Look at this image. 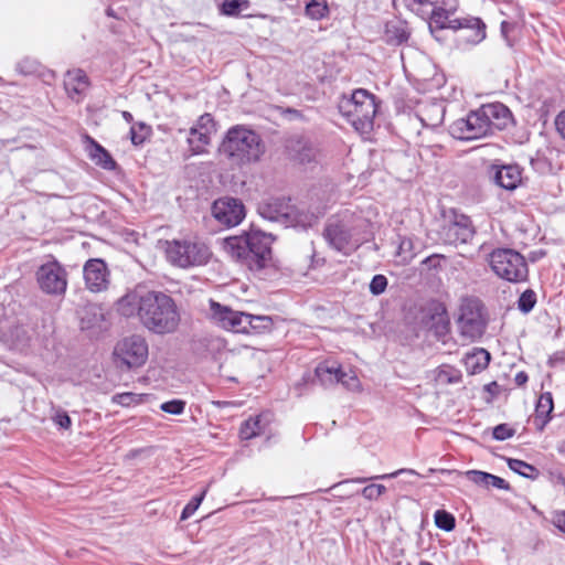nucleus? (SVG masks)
<instances>
[{
	"label": "nucleus",
	"instance_id": "obj_39",
	"mask_svg": "<svg viewBox=\"0 0 565 565\" xmlns=\"http://www.w3.org/2000/svg\"><path fill=\"white\" fill-rule=\"evenodd\" d=\"M249 8L248 0H224L221 6V12L224 15L237 17L244 10Z\"/></svg>",
	"mask_w": 565,
	"mask_h": 565
},
{
	"label": "nucleus",
	"instance_id": "obj_28",
	"mask_svg": "<svg viewBox=\"0 0 565 565\" xmlns=\"http://www.w3.org/2000/svg\"><path fill=\"white\" fill-rule=\"evenodd\" d=\"M223 249L233 259L244 262L248 266V245L245 236H231L223 241Z\"/></svg>",
	"mask_w": 565,
	"mask_h": 565
},
{
	"label": "nucleus",
	"instance_id": "obj_6",
	"mask_svg": "<svg viewBox=\"0 0 565 565\" xmlns=\"http://www.w3.org/2000/svg\"><path fill=\"white\" fill-rule=\"evenodd\" d=\"M340 108L355 130L363 135L372 131L377 113V104L373 94L363 88L355 89L351 98L345 100Z\"/></svg>",
	"mask_w": 565,
	"mask_h": 565
},
{
	"label": "nucleus",
	"instance_id": "obj_13",
	"mask_svg": "<svg viewBox=\"0 0 565 565\" xmlns=\"http://www.w3.org/2000/svg\"><path fill=\"white\" fill-rule=\"evenodd\" d=\"M211 318L223 329L241 333L250 326L249 315L210 300Z\"/></svg>",
	"mask_w": 565,
	"mask_h": 565
},
{
	"label": "nucleus",
	"instance_id": "obj_18",
	"mask_svg": "<svg viewBox=\"0 0 565 565\" xmlns=\"http://www.w3.org/2000/svg\"><path fill=\"white\" fill-rule=\"evenodd\" d=\"M450 29L458 31V41L477 44L486 38V25L478 18H462L449 21Z\"/></svg>",
	"mask_w": 565,
	"mask_h": 565
},
{
	"label": "nucleus",
	"instance_id": "obj_32",
	"mask_svg": "<svg viewBox=\"0 0 565 565\" xmlns=\"http://www.w3.org/2000/svg\"><path fill=\"white\" fill-rule=\"evenodd\" d=\"M384 36L390 44H401L408 39L407 26L403 21L391 20L385 24Z\"/></svg>",
	"mask_w": 565,
	"mask_h": 565
},
{
	"label": "nucleus",
	"instance_id": "obj_14",
	"mask_svg": "<svg viewBox=\"0 0 565 565\" xmlns=\"http://www.w3.org/2000/svg\"><path fill=\"white\" fill-rule=\"evenodd\" d=\"M244 236L248 245V267L250 269L263 268L266 262L270 258V244L273 242L271 234L253 231Z\"/></svg>",
	"mask_w": 565,
	"mask_h": 565
},
{
	"label": "nucleus",
	"instance_id": "obj_52",
	"mask_svg": "<svg viewBox=\"0 0 565 565\" xmlns=\"http://www.w3.org/2000/svg\"><path fill=\"white\" fill-rule=\"evenodd\" d=\"M514 429L507 424H500L493 428V438L497 440H505L514 435Z\"/></svg>",
	"mask_w": 565,
	"mask_h": 565
},
{
	"label": "nucleus",
	"instance_id": "obj_24",
	"mask_svg": "<svg viewBox=\"0 0 565 565\" xmlns=\"http://www.w3.org/2000/svg\"><path fill=\"white\" fill-rule=\"evenodd\" d=\"M417 116L426 127H438L445 117V105L439 100H431L419 106Z\"/></svg>",
	"mask_w": 565,
	"mask_h": 565
},
{
	"label": "nucleus",
	"instance_id": "obj_50",
	"mask_svg": "<svg viewBox=\"0 0 565 565\" xmlns=\"http://www.w3.org/2000/svg\"><path fill=\"white\" fill-rule=\"evenodd\" d=\"M386 492L383 484H369L362 489V495L367 500H376Z\"/></svg>",
	"mask_w": 565,
	"mask_h": 565
},
{
	"label": "nucleus",
	"instance_id": "obj_51",
	"mask_svg": "<svg viewBox=\"0 0 565 565\" xmlns=\"http://www.w3.org/2000/svg\"><path fill=\"white\" fill-rule=\"evenodd\" d=\"M404 473H407V475H416V472L413 470V469H399V470H396L392 473H385V475H381V476H374V477H371V478H356V479H353L352 481L354 482H359V483H363V482H366L367 480H377V479H391V478H396L397 476L399 475H404Z\"/></svg>",
	"mask_w": 565,
	"mask_h": 565
},
{
	"label": "nucleus",
	"instance_id": "obj_7",
	"mask_svg": "<svg viewBox=\"0 0 565 565\" xmlns=\"http://www.w3.org/2000/svg\"><path fill=\"white\" fill-rule=\"evenodd\" d=\"M489 264L493 273L508 281H524L529 275L527 264L524 257L510 248H499L489 256Z\"/></svg>",
	"mask_w": 565,
	"mask_h": 565
},
{
	"label": "nucleus",
	"instance_id": "obj_48",
	"mask_svg": "<svg viewBox=\"0 0 565 565\" xmlns=\"http://www.w3.org/2000/svg\"><path fill=\"white\" fill-rule=\"evenodd\" d=\"M387 287V278L384 275H375L370 282V292L374 296L382 295Z\"/></svg>",
	"mask_w": 565,
	"mask_h": 565
},
{
	"label": "nucleus",
	"instance_id": "obj_62",
	"mask_svg": "<svg viewBox=\"0 0 565 565\" xmlns=\"http://www.w3.org/2000/svg\"><path fill=\"white\" fill-rule=\"evenodd\" d=\"M408 565H411V564H408ZM419 565H433V564H431V563H429V562H426V561H420V562H419Z\"/></svg>",
	"mask_w": 565,
	"mask_h": 565
},
{
	"label": "nucleus",
	"instance_id": "obj_35",
	"mask_svg": "<svg viewBox=\"0 0 565 565\" xmlns=\"http://www.w3.org/2000/svg\"><path fill=\"white\" fill-rule=\"evenodd\" d=\"M439 4H447V0H406L407 8L422 19H427Z\"/></svg>",
	"mask_w": 565,
	"mask_h": 565
},
{
	"label": "nucleus",
	"instance_id": "obj_54",
	"mask_svg": "<svg viewBox=\"0 0 565 565\" xmlns=\"http://www.w3.org/2000/svg\"><path fill=\"white\" fill-rule=\"evenodd\" d=\"M555 126L558 131V134L562 136L563 139H565V110H562L556 119H555Z\"/></svg>",
	"mask_w": 565,
	"mask_h": 565
},
{
	"label": "nucleus",
	"instance_id": "obj_25",
	"mask_svg": "<svg viewBox=\"0 0 565 565\" xmlns=\"http://www.w3.org/2000/svg\"><path fill=\"white\" fill-rule=\"evenodd\" d=\"M438 7L434 10V13L427 14V19H425L428 21V26L433 34L443 29H450L449 21L452 19H450L449 14L455 9L452 0H447V4H439Z\"/></svg>",
	"mask_w": 565,
	"mask_h": 565
},
{
	"label": "nucleus",
	"instance_id": "obj_27",
	"mask_svg": "<svg viewBox=\"0 0 565 565\" xmlns=\"http://www.w3.org/2000/svg\"><path fill=\"white\" fill-rule=\"evenodd\" d=\"M465 477L469 481L473 482L475 484L481 486L484 488L493 487V488L502 489V490L510 489L509 483L504 479H502L498 476L491 475L489 472H484V471H480V470H468L465 472Z\"/></svg>",
	"mask_w": 565,
	"mask_h": 565
},
{
	"label": "nucleus",
	"instance_id": "obj_37",
	"mask_svg": "<svg viewBox=\"0 0 565 565\" xmlns=\"http://www.w3.org/2000/svg\"><path fill=\"white\" fill-rule=\"evenodd\" d=\"M508 466L512 471L529 479H535L539 475V470L535 467L523 460L509 458Z\"/></svg>",
	"mask_w": 565,
	"mask_h": 565
},
{
	"label": "nucleus",
	"instance_id": "obj_36",
	"mask_svg": "<svg viewBox=\"0 0 565 565\" xmlns=\"http://www.w3.org/2000/svg\"><path fill=\"white\" fill-rule=\"evenodd\" d=\"M461 373L450 365H443L435 371V381L437 384L447 385L459 383Z\"/></svg>",
	"mask_w": 565,
	"mask_h": 565
},
{
	"label": "nucleus",
	"instance_id": "obj_10",
	"mask_svg": "<svg viewBox=\"0 0 565 565\" xmlns=\"http://www.w3.org/2000/svg\"><path fill=\"white\" fill-rule=\"evenodd\" d=\"M475 226L469 216L455 211L445 218L440 230L441 239L449 245L466 244L475 236Z\"/></svg>",
	"mask_w": 565,
	"mask_h": 565
},
{
	"label": "nucleus",
	"instance_id": "obj_44",
	"mask_svg": "<svg viewBox=\"0 0 565 565\" xmlns=\"http://www.w3.org/2000/svg\"><path fill=\"white\" fill-rule=\"evenodd\" d=\"M111 399L118 405L129 407L131 405L140 404L142 402V395L126 392L114 395Z\"/></svg>",
	"mask_w": 565,
	"mask_h": 565
},
{
	"label": "nucleus",
	"instance_id": "obj_12",
	"mask_svg": "<svg viewBox=\"0 0 565 565\" xmlns=\"http://www.w3.org/2000/svg\"><path fill=\"white\" fill-rule=\"evenodd\" d=\"M36 280L41 290L47 295H63L67 288V273L56 259L39 267Z\"/></svg>",
	"mask_w": 565,
	"mask_h": 565
},
{
	"label": "nucleus",
	"instance_id": "obj_4",
	"mask_svg": "<svg viewBox=\"0 0 565 565\" xmlns=\"http://www.w3.org/2000/svg\"><path fill=\"white\" fill-rule=\"evenodd\" d=\"M168 260L180 268L204 266L212 257L210 247L196 237L167 242Z\"/></svg>",
	"mask_w": 565,
	"mask_h": 565
},
{
	"label": "nucleus",
	"instance_id": "obj_23",
	"mask_svg": "<svg viewBox=\"0 0 565 565\" xmlns=\"http://www.w3.org/2000/svg\"><path fill=\"white\" fill-rule=\"evenodd\" d=\"M480 108L492 134L494 130L507 128L511 122L512 114L510 109L501 103L482 105Z\"/></svg>",
	"mask_w": 565,
	"mask_h": 565
},
{
	"label": "nucleus",
	"instance_id": "obj_58",
	"mask_svg": "<svg viewBox=\"0 0 565 565\" xmlns=\"http://www.w3.org/2000/svg\"><path fill=\"white\" fill-rule=\"evenodd\" d=\"M498 387L499 385L497 384V382H491L488 385H486V390L492 394L497 393Z\"/></svg>",
	"mask_w": 565,
	"mask_h": 565
},
{
	"label": "nucleus",
	"instance_id": "obj_19",
	"mask_svg": "<svg viewBox=\"0 0 565 565\" xmlns=\"http://www.w3.org/2000/svg\"><path fill=\"white\" fill-rule=\"evenodd\" d=\"M286 148L290 159L300 164L316 162L320 154L319 149L309 139L300 136L291 137Z\"/></svg>",
	"mask_w": 565,
	"mask_h": 565
},
{
	"label": "nucleus",
	"instance_id": "obj_26",
	"mask_svg": "<svg viewBox=\"0 0 565 565\" xmlns=\"http://www.w3.org/2000/svg\"><path fill=\"white\" fill-rule=\"evenodd\" d=\"M87 146L86 150L88 157L99 167L106 170H114L116 167L115 160L111 158L109 152L96 142L92 137H85Z\"/></svg>",
	"mask_w": 565,
	"mask_h": 565
},
{
	"label": "nucleus",
	"instance_id": "obj_17",
	"mask_svg": "<svg viewBox=\"0 0 565 565\" xmlns=\"http://www.w3.org/2000/svg\"><path fill=\"white\" fill-rule=\"evenodd\" d=\"M86 288L92 292H100L108 288L109 270L100 258L88 259L83 268Z\"/></svg>",
	"mask_w": 565,
	"mask_h": 565
},
{
	"label": "nucleus",
	"instance_id": "obj_63",
	"mask_svg": "<svg viewBox=\"0 0 565 565\" xmlns=\"http://www.w3.org/2000/svg\"><path fill=\"white\" fill-rule=\"evenodd\" d=\"M405 244H406V242H405V241H403V242L401 243V248H403Z\"/></svg>",
	"mask_w": 565,
	"mask_h": 565
},
{
	"label": "nucleus",
	"instance_id": "obj_8",
	"mask_svg": "<svg viewBox=\"0 0 565 565\" xmlns=\"http://www.w3.org/2000/svg\"><path fill=\"white\" fill-rule=\"evenodd\" d=\"M149 355L145 337L131 334L119 340L113 351L114 362L120 369L131 370L142 366Z\"/></svg>",
	"mask_w": 565,
	"mask_h": 565
},
{
	"label": "nucleus",
	"instance_id": "obj_34",
	"mask_svg": "<svg viewBox=\"0 0 565 565\" xmlns=\"http://www.w3.org/2000/svg\"><path fill=\"white\" fill-rule=\"evenodd\" d=\"M104 322V313L96 305L86 306L81 313V328L89 330L100 328Z\"/></svg>",
	"mask_w": 565,
	"mask_h": 565
},
{
	"label": "nucleus",
	"instance_id": "obj_9",
	"mask_svg": "<svg viewBox=\"0 0 565 565\" xmlns=\"http://www.w3.org/2000/svg\"><path fill=\"white\" fill-rule=\"evenodd\" d=\"M458 327L461 335L475 340L482 335L486 320L482 315V303L477 298H466L460 306Z\"/></svg>",
	"mask_w": 565,
	"mask_h": 565
},
{
	"label": "nucleus",
	"instance_id": "obj_42",
	"mask_svg": "<svg viewBox=\"0 0 565 565\" xmlns=\"http://www.w3.org/2000/svg\"><path fill=\"white\" fill-rule=\"evenodd\" d=\"M250 326L246 331L241 333H249L250 331L268 330L271 327V319L267 316H252L249 315Z\"/></svg>",
	"mask_w": 565,
	"mask_h": 565
},
{
	"label": "nucleus",
	"instance_id": "obj_2",
	"mask_svg": "<svg viewBox=\"0 0 565 565\" xmlns=\"http://www.w3.org/2000/svg\"><path fill=\"white\" fill-rule=\"evenodd\" d=\"M220 154L231 163L245 166L260 160L265 145L260 136L246 126L231 127L218 148Z\"/></svg>",
	"mask_w": 565,
	"mask_h": 565
},
{
	"label": "nucleus",
	"instance_id": "obj_38",
	"mask_svg": "<svg viewBox=\"0 0 565 565\" xmlns=\"http://www.w3.org/2000/svg\"><path fill=\"white\" fill-rule=\"evenodd\" d=\"M17 71L23 75H44V67L34 58L24 57L17 64Z\"/></svg>",
	"mask_w": 565,
	"mask_h": 565
},
{
	"label": "nucleus",
	"instance_id": "obj_15",
	"mask_svg": "<svg viewBox=\"0 0 565 565\" xmlns=\"http://www.w3.org/2000/svg\"><path fill=\"white\" fill-rule=\"evenodd\" d=\"M215 131L213 117L210 114L202 115L188 132L186 141L191 153H205L211 142V136Z\"/></svg>",
	"mask_w": 565,
	"mask_h": 565
},
{
	"label": "nucleus",
	"instance_id": "obj_46",
	"mask_svg": "<svg viewBox=\"0 0 565 565\" xmlns=\"http://www.w3.org/2000/svg\"><path fill=\"white\" fill-rule=\"evenodd\" d=\"M148 132L149 129L145 124L134 125L130 129L131 142L136 146L141 145L146 140Z\"/></svg>",
	"mask_w": 565,
	"mask_h": 565
},
{
	"label": "nucleus",
	"instance_id": "obj_59",
	"mask_svg": "<svg viewBox=\"0 0 565 565\" xmlns=\"http://www.w3.org/2000/svg\"><path fill=\"white\" fill-rule=\"evenodd\" d=\"M122 118L127 121V122H131L134 117L132 115L129 113V111H122Z\"/></svg>",
	"mask_w": 565,
	"mask_h": 565
},
{
	"label": "nucleus",
	"instance_id": "obj_22",
	"mask_svg": "<svg viewBox=\"0 0 565 565\" xmlns=\"http://www.w3.org/2000/svg\"><path fill=\"white\" fill-rule=\"evenodd\" d=\"M89 86V79L81 68L67 71L64 75V88L67 96L79 103Z\"/></svg>",
	"mask_w": 565,
	"mask_h": 565
},
{
	"label": "nucleus",
	"instance_id": "obj_41",
	"mask_svg": "<svg viewBox=\"0 0 565 565\" xmlns=\"http://www.w3.org/2000/svg\"><path fill=\"white\" fill-rule=\"evenodd\" d=\"M339 383H341L345 388L358 392L361 390V383L358 379L354 371L350 370L349 372H345L341 370L339 375Z\"/></svg>",
	"mask_w": 565,
	"mask_h": 565
},
{
	"label": "nucleus",
	"instance_id": "obj_57",
	"mask_svg": "<svg viewBox=\"0 0 565 565\" xmlns=\"http://www.w3.org/2000/svg\"><path fill=\"white\" fill-rule=\"evenodd\" d=\"M527 380H529L527 374L523 371L516 373V375L514 377V382L519 386L524 385L527 382Z\"/></svg>",
	"mask_w": 565,
	"mask_h": 565
},
{
	"label": "nucleus",
	"instance_id": "obj_33",
	"mask_svg": "<svg viewBox=\"0 0 565 565\" xmlns=\"http://www.w3.org/2000/svg\"><path fill=\"white\" fill-rule=\"evenodd\" d=\"M341 367L335 363L323 362L316 367V376L323 386L339 383Z\"/></svg>",
	"mask_w": 565,
	"mask_h": 565
},
{
	"label": "nucleus",
	"instance_id": "obj_55",
	"mask_svg": "<svg viewBox=\"0 0 565 565\" xmlns=\"http://www.w3.org/2000/svg\"><path fill=\"white\" fill-rule=\"evenodd\" d=\"M554 524L559 531L565 533V511L556 513Z\"/></svg>",
	"mask_w": 565,
	"mask_h": 565
},
{
	"label": "nucleus",
	"instance_id": "obj_56",
	"mask_svg": "<svg viewBox=\"0 0 565 565\" xmlns=\"http://www.w3.org/2000/svg\"><path fill=\"white\" fill-rule=\"evenodd\" d=\"M441 258L443 257L439 255H431V256L425 258L423 264L427 265L429 268H431V267L436 268L440 265Z\"/></svg>",
	"mask_w": 565,
	"mask_h": 565
},
{
	"label": "nucleus",
	"instance_id": "obj_31",
	"mask_svg": "<svg viewBox=\"0 0 565 565\" xmlns=\"http://www.w3.org/2000/svg\"><path fill=\"white\" fill-rule=\"evenodd\" d=\"M267 423H268V418L265 415H258V416L248 418L241 426V429H239L241 438L248 440L256 436H259L260 434H263Z\"/></svg>",
	"mask_w": 565,
	"mask_h": 565
},
{
	"label": "nucleus",
	"instance_id": "obj_11",
	"mask_svg": "<svg viewBox=\"0 0 565 565\" xmlns=\"http://www.w3.org/2000/svg\"><path fill=\"white\" fill-rule=\"evenodd\" d=\"M450 134L461 140H473L492 135L481 108L470 111L467 117L450 125Z\"/></svg>",
	"mask_w": 565,
	"mask_h": 565
},
{
	"label": "nucleus",
	"instance_id": "obj_3",
	"mask_svg": "<svg viewBox=\"0 0 565 565\" xmlns=\"http://www.w3.org/2000/svg\"><path fill=\"white\" fill-rule=\"evenodd\" d=\"M364 220L350 213L331 217L324 228L323 236L328 244L338 252L349 253L360 244V230Z\"/></svg>",
	"mask_w": 565,
	"mask_h": 565
},
{
	"label": "nucleus",
	"instance_id": "obj_1",
	"mask_svg": "<svg viewBox=\"0 0 565 565\" xmlns=\"http://www.w3.org/2000/svg\"><path fill=\"white\" fill-rule=\"evenodd\" d=\"M116 307L124 317H137L142 327L154 334L174 333L181 323L180 307L163 291L137 287L124 295Z\"/></svg>",
	"mask_w": 565,
	"mask_h": 565
},
{
	"label": "nucleus",
	"instance_id": "obj_53",
	"mask_svg": "<svg viewBox=\"0 0 565 565\" xmlns=\"http://www.w3.org/2000/svg\"><path fill=\"white\" fill-rule=\"evenodd\" d=\"M54 423L63 429H68L72 425L71 417L66 412L58 411L53 417Z\"/></svg>",
	"mask_w": 565,
	"mask_h": 565
},
{
	"label": "nucleus",
	"instance_id": "obj_5",
	"mask_svg": "<svg viewBox=\"0 0 565 565\" xmlns=\"http://www.w3.org/2000/svg\"><path fill=\"white\" fill-rule=\"evenodd\" d=\"M259 215L268 221L280 223L285 226L307 228L312 226L323 214V210L305 213L294 210L288 203L279 199H269L258 205Z\"/></svg>",
	"mask_w": 565,
	"mask_h": 565
},
{
	"label": "nucleus",
	"instance_id": "obj_21",
	"mask_svg": "<svg viewBox=\"0 0 565 565\" xmlns=\"http://www.w3.org/2000/svg\"><path fill=\"white\" fill-rule=\"evenodd\" d=\"M490 174L497 185L508 191L515 190L522 182V170L516 164L492 166Z\"/></svg>",
	"mask_w": 565,
	"mask_h": 565
},
{
	"label": "nucleus",
	"instance_id": "obj_43",
	"mask_svg": "<svg viewBox=\"0 0 565 565\" xmlns=\"http://www.w3.org/2000/svg\"><path fill=\"white\" fill-rule=\"evenodd\" d=\"M536 303V295L532 289H527L524 292L521 294L519 301H518V308L523 313H529Z\"/></svg>",
	"mask_w": 565,
	"mask_h": 565
},
{
	"label": "nucleus",
	"instance_id": "obj_30",
	"mask_svg": "<svg viewBox=\"0 0 565 565\" xmlns=\"http://www.w3.org/2000/svg\"><path fill=\"white\" fill-rule=\"evenodd\" d=\"M490 359V353L487 350L478 348L466 354L463 364L468 373L477 374L489 365Z\"/></svg>",
	"mask_w": 565,
	"mask_h": 565
},
{
	"label": "nucleus",
	"instance_id": "obj_45",
	"mask_svg": "<svg viewBox=\"0 0 565 565\" xmlns=\"http://www.w3.org/2000/svg\"><path fill=\"white\" fill-rule=\"evenodd\" d=\"M435 523L437 527L449 532L455 527V518L444 510H438L435 512Z\"/></svg>",
	"mask_w": 565,
	"mask_h": 565
},
{
	"label": "nucleus",
	"instance_id": "obj_49",
	"mask_svg": "<svg viewBox=\"0 0 565 565\" xmlns=\"http://www.w3.org/2000/svg\"><path fill=\"white\" fill-rule=\"evenodd\" d=\"M161 411L172 414V415H180L184 412L185 408V402L181 399H172L169 402H164L160 406Z\"/></svg>",
	"mask_w": 565,
	"mask_h": 565
},
{
	"label": "nucleus",
	"instance_id": "obj_40",
	"mask_svg": "<svg viewBox=\"0 0 565 565\" xmlns=\"http://www.w3.org/2000/svg\"><path fill=\"white\" fill-rule=\"evenodd\" d=\"M328 6L324 0H311L306 6V13L313 20H320L328 14Z\"/></svg>",
	"mask_w": 565,
	"mask_h": 565
},
{
	"label": "nucleus",
	"instance_id": "obj_29",
	"mask_svg": "<svg viewBox=\"0 0 565 565\" xmlns=\"http://www.w3.org/2000/svg\"><path fill=\"white\" fill-rule=\"evenodd\" d=\"M553 408L554 404L552 394H542L536 403L534 415V424L539 430H543L546 424L550 422Z\"/></svg>",
	"mask_w": 565,
	"mask_h": 565
},
{
	"label": "nucleus",
	"instance_id": "obj_16",
	"mask_svg": "<svg viewBox=\"0 0 565 565\" xmlns=\"http://www.w3.org/2000/svg\"><path fill=\"white\" fill-rule=\"evenodd\" d=\"M212 215L224 226H236L245 217V206L242 201L236 198H220L212 205Z\"/></svg>",
	"mask_w": 565,
	"mask_h": 565
},
{
	"label": "nucleus",
	"instance_id": "obj_60",
	"mask_svg": "<svg viewBox=\"0 0 565 565\" xmlns=\"http://www.w3.org/2000/svg\"><path fill=\"white\" fill-rule=\"evenodd\" d=\"M348 482H349L348 480L343 481V482H339V483L334 484L331 489H333V490L339 489V488L343 487L344 484H347Z\"/></svg>",
	"mask_w": 565,
	"mask_h": 565
},
{
	"label": "nucleus",
	"instance_id": "obj_61",
	"mask_svg": "<svg viewBox=\"0 0 565 565\" xmlns=\"http://www.w3.org/2000/svg\"><path fill=\"white\" fill-rule=\"evenodd\" d=\"M106 14H107L108 17L116 18L115 12H114V10H113L111 8H108V9L106 10Z\"/></svg>",
	"mask_w": 565,
	"mask_h": 565
},
{
	"label": "nucleus",
	"instance_id": "obj_20",
	"mask_svg": "<svg viewBox=\"0 0 565 565\" xmlns=\"http://www.w3.org/2000/svg\"><path fill=\"white\" fill-rule=\"evenodd\" d=\"M424 327L435 333L437 337L446 334L449 327V319L446 308L439 302L430 303L422 318Z\"/></svg>",
	"mask_w": 565,
	"mask_h": 565
},
{
	"label": "nucleus",
	"instance_id": "obj_47",
	"mask_svg": "<svg viewBox=\"0 0 565 565\" xmlns=\"http://www.w3.org/2000/svg\"><path fill=\"white\" fill-rule=\"evenodd\" d=\"M206 494V489H204L202 491V493L198 497H194L183 509L182 513H181V520H186L189 519L191 515L194 514V512L198 510V508L200 507L201 502L203 501L204 497Z\"/></svg>",
	"mask_w": 565,
	"mask_h": 565
}]
</instances>
